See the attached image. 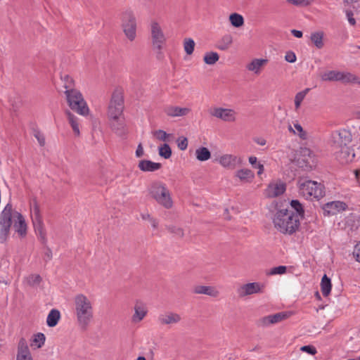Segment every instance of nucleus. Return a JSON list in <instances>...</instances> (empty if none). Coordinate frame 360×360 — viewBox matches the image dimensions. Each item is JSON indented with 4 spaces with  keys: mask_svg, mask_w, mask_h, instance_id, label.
<instances>
[{
    "mask_svg": "<svg viewBox=\"0 0 360 360\" xmlns=\"http://www.w3.org/2000/svg\"><path fill=\"white\" fill-rule=\"evenodd\" d=\"M340 82L345 84H360V77H359L358 76L352 72L341 71Z\"/></svg>",
    "mask_w": 360,
    "mask_h": 360,
    "instance_id": "7c9ffc66",
    "label": "nucleus"
},
{
    "mask_svg": "<svg viewBox=\"0 0 360 360\" xmlns=\"http://www.w3.org/2000/svg\"><path fill=\"white\" fill-rule=\"evenodd\" d=\"M211 152L207 147L200 146L195 150V157L200 162L207 161L211 158Z\"/></svg>",
    "mask_w": 360,
    "mask_h": 360,
    "instance_id": "c85d7f7f",
    "label": "nucleus"
},
{
    "mask_svg": "<svg viewBox=\"0 0 360 360\" xmlns=\"http://www.w3.org/2000/svg\"><path fill=\"white\" fill-rule=\"evenodd\" d=\"M26 283L29 285H39L41 281V278L39 274H32L25 278Z\"/></svg>",
    "mask_w": 360,
    "mask_h": 360,
    "instance_id": "a18cd8bd",
    "label": "nucleus"
},
{
    "mask_svg": "<svg viewBox=\"0 0 360 360\" xmlns=\"http://www.w3.org/2000/svg\"><path fill=\"white\" fill-rule=\"evenodd\" d=\"M75 315L78 325L86 328L94 319L93 301L83 293L77 294L73 298Z\"/></svg>",
    "mask_w": 360,
    "mask_h": 360,
    "instance_id": "7ed1b4c3",
    "label": "nucleus"
},
{
    "mask_svg": "<svg viewBox=\"0 0 360 360\" xmlns=\"http://www.w3.org/2000/svg\"><path fill=\"white\" fill-rule=\"evenodd\" d=\"M148 308L146 304L141 300H136L134 305V314L131 321L134 323L141 322L146 316Z\"/></svg>",
    "mask_w": 360,
    "mask_h": 360,
    "instance_id": "6ab92c4d",
    "label": "nucleus"
},
{
    "mask_svg": "<svg viewBox=\"0 0 360 360\" xmlns=\"http://www.w3.org/2000/svg\"><path fill=\"white\" fill-rule=\"evenodd\" d=\"M183 46L186 53L191 56L194 51L195 43L191 38H185L183 41Z\"/></svg>",
    "mask_w": 360,
    "mask_h": 360,
    "instance_id": "c03bdc74",
    "label": "nucleus"
},
{
    "mask_svg": "<svg viewBox=\"0 0 360 360\" xmlns=\"http://www.w3.org/2000/svg\"><path fill=\"white\" fill-rule=\"evenodd\" d=\"M290 205L292 208H293L296 212L295 214H298V217L300 218V217H302L304 214V210L302 207V205L297 200H292L290 202Z\"/></svg>",
    "mask_w": 360,
    "mask_h": 360,
    "instance_id": "49530a36",
    "label": "nucleus"
},
{
    "mask_svg": "<svg viewBox=\"0 0 360 360\" xmlns=\"http://www.w3.org/2000/svg\"><path fill=\"white\" fill-rule=\"evenodd\" d=\"M359 0H343V1L346 2V3H352V2H356L358 1Z\"/></svg>",
    "mask_w": 360,
    "mask_h": 360,
    "instance_id": "338daca9",
    "label": "nucleus"
},
{
    "mask_svg": "<svg viewBox=\"0 0 360 360\" xmlns=\"http://www.w3.org/2000/svg\"><path fill=\"white\" fill-rule=\"evenodd\" d=\"M336 159L342 164H347L354 160L355 153L349 145L334 151Z\"/></svg>",
    "mask_w": 360,
    "mask_h": 360,
    "instance_id": "aec40b11",
    "label": "nucleus"
},
{
    "mask_svg": "<svg viewBox=\"0 0 360 360\" xmlns=\"http://www.w3.org/2000/svg\"><path fill=\"white\" fill-rule=\"evenodd\" d=\"M285 60L288 63H295L297 60L296 55L292 51H288L285 53Z\"/></svg>",
    "mask_w": 360,
    "mask_h": 360,
    "instance_id": "5fc2aeb1",
    "label": "nucleus"
},
{
    "mask_svg": "<svg viewBox=\"0 0 360 360\" xmlns=\"http://www.w3.org/2000/svg\"><path fill=\"white\" fill-rule=\"evenodd\" d=\"M46 341V336L42 333H37L34 334L30 340V347L32 349H37L41 348Z\"/></svg>",
    "mask_w": 360,
    "mask_h": 360,
    "instance_id": "cd10ccee",
    "label": "nucleus"
},
{
    "mask_svg": "<svg viewBox=\"0 0 360 360\" xmlns=\"http://www.w3.org/2000/svg\"><path fill=\"white\" fill-rule=\"evenodd\" d=\"M152 135L155 139L160 141L167 143L170 141L172 134H167L165 131L162 129H157L152 132Z\"/></svg>",
    "mask_w": 360,
    "mask_h": 360,
    "instance_id": "e433bc0d",
    "label": "nucleus"
},
{
    "mask_svg": "<svg viewBox=\"0 0 360 360\" xmlns=\"http://www.w3.org/2000/svg\"><path fill=\"white\" fill-rule=\"evenodd\" d=\"M356 179L358 180L359 178L360 170H355L354 172Z\"/></svg>",
    "mask_w": 360,
    "mask_h": 360,
    "instance_id": "69168bd1",
    "label": "nucleus"
},
{
    "mask_svg": "<svg viewBox=\"0 0 360 360\" xmlns=\"http://www.w3.org/2000/svg\"><path fill=\"white\" fill-rule=\"evenodd\" d=\"M297 186L299 195L307 200H319L325 195L323 184L307 177H299Z\"/></svg>",
    "mask_w": 360,
    "mask_h": 360,
    "instance_id": "39448f33",
    "label": "nucleus"
},
{
    "mask_svg": "<svg viewBox=\"0 0 360 360\" xmlns=\"http://www.w3.org/2000/svg\"><path fill=\"white\" fill-rule=\"evenodd\" d=\"M176 143L180 150H185L188 148V139L186 137L181 136L177 139Z\"/></svg>",
    "mask_w": 360,
    "mask_h": 360,
    "instance_id": "603ef678",
    "label": "nucleus"
},
{
    "mask_svg": "<svg viewBox=\"0 0 360 360\" xmlns=\"http://www.w3.org/2000/svg\"><path fill=\"white\" fill-rule=\"evenodd\" d=\"M286 1L297 7H307L312 4L313 0H286Z\"/></svg>",
    "mask_w": 360,
    "mask_h": 360,
    "instance_id": "09e8293b",
    "label": "nucleus"
},
{
    "mask_svg": "<svg viewBox=\"0 0 360 360\" xmlns=\"http://www.w3.org/2000/svg\"><path fill=\"white\" fill-rule=\"evenodd\" d=\"M297 164L305 170H309L314 167L316 165V159L313 151L308 148H301Z\"/></svg>",
    "mask_w": 360,
    "mask_h": 360,
    "instance_id": "ddd939ff",
    "label": "nucleus"
},
{
    "mask_svg": "<svg viewBox=\"0 0 360 360\" xmlns=\"http://www.w3.org/2000/svg\"><path fill=\"white\" fill-rule=\"evenodd\" d=\"M191 111L190 108H181L176 105H169L165 108V114L171 117H184L188 115Z\"/></svg>",
    "mask_w": 360,
    "mask_h": 360,
    "instance_id": "5701e85b",
    "label": "nucleus"
},
{
    "mask_svg": "<svg viewBox=\"0 0 360 360\" xmlns=\"http://www.w3.org/2000/svg\"><path fill=\"white\" fill-rule=\"evenodd\" d=\"M285 190L286 184L283 181L273 180L264 191V195L268 198H273L282 195Z\"/></svg>",
    "mask_w": 360,
    "mask_h": 360,
    "instance_id": "dca6fc26",
    "label": "nucleus"
},
{
    "mask_svg": "<svg viewBox=\"0 0 360 360\" xmlns=\"http://www.w3.org/2000/svg\"><path fill=\"white\" fill-rule=\"evenodd\" d=\"M269 60L266 58H254L245 64V69L248 72L259 76L262 74Z\"/></svg>",
    "mask_w": 360,
    "mask_h": 360,
    "instance_id": "f3484780",
    "label": "nucleus"
},
{
    "mask_svg": "<svg viewBox=\"0 0 360 360\" xmlns=\"http://www.w3.org/2000/svg\"><path fill=\"white\" fill-rule=\"evenodd\" d=\"M214 162L224 169L233 170L241 165L242 159L234 154L222 153L214 155Z\"/></svg>",
    "mask_w": 360,
    "mask_h": 360,
    "instance_id": "f8f14e48",
    "label": "nucleus"
},
{
    "mask_svg": "<svg viewBox=\"0 0 360 360\" xmlns=\"http://www.w3.org/2000/svg\"><path fill=\"white\" fill-rule=\"evenodd\" d=\"M219 59V55L214 51H209L205 53L203 56V61L205 64L213 65Z\"/></svg>",
    "mask_w": 360,
    "mask_h": 360,
    "instance_id": "ea45409f",
    "label": "nucleus"
},
{
    "mask_svg": "<svg viewBox=\"0 0 360 360\" xmlns=\"http://www.w3.org/2000/svg\"><path fill=\"white\" fill-rule=\"evenodd\" d=\"M138 167L142 172H155L162 167V165L159 162H155L151 160H142L139 161Z\"/></svg>",
    "mask_w": 360,
    "mask_h": 360,
    "instance_id": "bb28decb",
    "label": "nucleus"
},
{
    "mask_svg": "<svg viewBox=\"0 0 360 360\" xmlns=\"http://www.w3.org/2000/svg\"><path fill=\"white\" fill-rule=\"evenodd\" d=\"M302 352L308 353L311 355H315L317 353V350L315 347L312 345H304L300 348Z\"/></svg>",
    "mask_w": 360,
    "mask_h": 360,
    "instance_id": "864d4df0",
    "label": "nucleus"
},
{
    "mask_svg": "<svg viewBox=\"0 0 360 360\" xmlns=\"http://www.w3.org/2000/svg\"><path fill=\"white\" fill-rule=\"evenodd\" d=\"M233 177L240 184H250L255 179V173L250 169L244 167L236 170Z\"/></svg>",
    "mask_w": 360,
    "mask_h": 360,
    "instance_id": "412c9836",
    "label": "nucleus"
},
{
    "mask_svg": "<svg viewBox=\"0 0 360 360\" xmlns=\"http://www.w3.org/2000/svg\"><path fill=\"white\" fill-rule=\"evenodd\" d=\"M193 292L195 294L206 295L212 297H217L220 294L219 290L216 287L211 285H196L193 288Z\"/></svg>",
    "mask_w": 360,
    "mask_h": 360,
    "instance_id": "b1692460",
    "label": "nucleus"
},
{
    "mask_svg": "<svg viewBox=\"0 0 360 360\" xmlns=\"http://www.w3.org/2000/svg\"><path fill=\"white\" fill-rule=\"evenodd\" d=\"M352 134L346 129H340L331 133L329 143L333 151L348 146L352 141Z\"/></svg>",
    "mask_w": 360,
    "mask_h": 360,
    "instance_id": "9b49d317",
    "label": "nucleus"
},
{
    "mask_svg": "<svg viewBox=\"0 0 360 360\" xmlns=\"http://www.w3.org/2000/svg\"><path fill=\"white\" fill-rule=\"evenodd\" d=\"M136 360H146V359L144 356H139Z\"/></svg>",
    "mask_w": 360,
    "mask_h": 360,
    "instance_id": "774afa93",
    "label": "nucleus"
},
{
    "mask_svg": "<svg viewBox=\"0 0 360 360\" xmlns=\"http://www.w3.org/2000/svg\"><path fill=\"white\" fill-rule=\"evenodd\" d=\"M11 224L20 237L25 236L27 224L23 216L17 211L13 210L12 205L7 204L0 215V240H6Z\"/></svg>",
    "mask_w": 360,
    "mask_h": 360,
    "instance_id": "f257e3e1",
    "label": "nucleus"
},
{
    "mask_svg": "<svg viewBox=\"0 0 360 360\" xmlns=\"http://www.w3.org/2000/svg\"><path fill=\"white\" fill-rule=\"evenodd\" d=\"M34 137L37 139L40 146H43L45 144V138L42 134L39 131L34 133Z\"/></svg>",
    "mask_w": 360,
    "mask_h": 360,
    "instance_id": "4d7b16f0",
    "label": "nucleus"
},
{
    "mask_svg": "<svg viewBox=\"0 0 360 360\" xmlns=\"http://www.w3.org/2000/svg\"><path fill=\"white\" fill-rule=\"evenodd\" d=\"M288 130L289 131L290 133L299 137V139L302 141H306L309 138L307 131L304 129V128L298 122V121L292 122V124H288Z\"/></svg>",
    "mask_w": 360,
    "mask_h": 360,
    "instance_id": "393cba45",
    "label": "nucleus"
},
{
    "mask_svg": "<svg viewBox=\"0 0 360 360\" xmlns=\"http://www.w3.org/2000/svg\"><path fill=\"white\" fill-rule=\"evenodd\" d=\"M254 142L256 143L259 146H264L266 143V141L263 137H255L254 138Z\"/></svg>",
    "mask_w": 360,
    "mask_h": 360,
    "instance_id": "bf43d9fd",
    "label": "nucleus"
},
{
    "mask_svg": "<svg viewBox=\"0 0 360 360\" xmlns=\"http://www.w3.org/2000/svg\"><path fill=\"white\" fill-rule=\"evenodd\" d=\"M63 82H64V87L66 90L68 89H75V82L73 79L70 77L69 75H65L63 77Z\"/></svg>",
    "mask_w": 360,
    "mask_h": 360,
    "instance_id": "3c124183",
    "label": "nucleus"
},
{
    "mask_svg": "<svg viewBox=\"0 0 360 360\" xmlns=\"http://www.w3.org/2000/svg\"><path fill=\"white\" fill-rule=\"evenodd\" d=\"M182 315L174 311H167L160 314L158 317V322L162 326H173L182 321Z\"/></svg>",
    "mask_w": 360,
    "mask_h": 360,
    "instance_id": "2eb2a0df",
    "label": "nucleus"
},
{
    "mask_svg": "<svg viewBox=\"0 0 360 360\" xmlns=\"http://www.w3.org/2000/svg\"><path fill=\"white\" fill-rule=\"evenodd\" d=\"M16 360H33L27 341L20 338L18 343Z\"/></svg>",
    "mask_w": 360,
    "mask_h": 360,
    "instance_id": "4be33fe9",
    "label": "nucleus"
},
{
    "mask_svg": "<svg viewBox=\"0 0 360 360\" xmlns=\"http://www.w3.org/2000/svg\"><path fill=\"white\" fill-rule=\"evenodd\" d=\"M340 72L339 70H329L321 75V79L326 82H340Z\"/></svg>",
    "mask_w": 360,
    "mask_h": 360,
    "instance_id": "2f4dec72",
    "label": "nucleus"
},
{
    "mask_svg": "<svg viewBox=\"0 0 360 360\" xmlns=\"http://www.w3.org/2000/svg\"><path fill=\"white\" fill-rule=\"evenodd\" d=\"M286 269H287V268L285 266H276V267L271 269L267 272L266 274L270 275V276H274V275H277V274L282 275V274H284L286 273Z\"/></svg>",
    "mask_w": 360,
    "mask_h": 360,
    "instance_id": "8fccbe9b",
    "label": "nucleus"
},
{
    "mask_svg": "<svg viewBox=\"0 0 360 360\" xmlns=\"http://www.w3.org/2000/svg\"><path fill=\"white\" fill-rule=\"evenodd\" d=\"M121 27L126 39L133 42L137 37V20L131 9L124 11L121 14Z\"/></svg>",
    "mask_w": 360,
    "mask_h": 360,
    "instance_id": "6e6552de",
    "label": "nucleus"
},
{
    "mask_svg": "<svg viewBox=\"0 0 360 360\" xmlns=\"http://www.w3.org/2000/svg\"><path fill=\"white\" fill-rule=\"evenodd\" d=\"M274 228L280 233L292 235L300 226V217L292 210L282 209L278 210L273 218Z\"/></svg>",
    "mask_w": 360,
    "mask_h": 360,
    "instance_id": "20e7f679",
    "label": "nucleus"
},
{
    "mask_svg": "<svg viewBox=\"0 0 360 360\" xmlns=\"http://www.w3.org/2000/svg\"><path fill=\"white\" fill-rule=\"evenodd\" d=\"M148 27L151 48L155 53L161 54L167 41L164 29L157 20H152Z\"/></svg>",
    "mask_w": 360,
    "mask_h": 360,
    "instance_id": "423d86ee",
    "label": "nucleus"
},
{
    "mask_svg": "<svg viewBox=\"0 0 360 360\" xmlns=\"http://www.w3.org/2000/svg\"><path fill=\"white\" fill-rule=\"evenodd\" d=\"M266 285L261 282L248 283L241 285L237 289V293L240 297H245L255 294L264 293Z\"/></svg>",
    "mask_w": 360,
    "mask_h": 360,
    "instance_id": "4468645a",
    "label": "nucleus"
},
{
    "mask_svg": "<svg viewBox=\"0 0 360 360\" xmlns=\"http://www.w3.org/2000/svg\"><path fill=\"white\" fill-rule=\"evenodd\" d=\"M229 22L234 27H240L244 25L243 17L237 13H231L229 15Z\"/></svg>",
    "mask_w": 360,
    "mask_h": 360,
    "instance_id": "a19ab883",
    "label": "nucleus"
},
{
    "mask_svg": "<svg viewBox=\"0 0 360 360\" xmlns=\"http://www.w3.org/2000/svg\"><path fill=\"white\" fill-rule=\"evenodd\" d=\"M346 15H347V20H348L349 23L351 25H355L356 20H355L354 18L353 17V15H354L353 13L350 11H347Z\"/></svg>",
    "mask_w": 360,
    "mask_h": 360,
    "instance_id": "13d9d810",
    "label": "nucleus"
},
{
    "mask_svg": "<svg viewBox=\"0 0 360 360\" xmlns=\"http://www.w3.org/2000/svg\"><path fill=\"white\" fill-rule=\"evenodd\" d=\"M353 255L356 260L360 263V241L355 245Z\"/></svg>",
    "mask_w": 360,
    "mask_h": 360,
    "instance_id": "6e6d98bb",
    "label": "nucleus"
},
{
    "mask_svg": "<svg viewBox=\"0 0 360 360\" xmlns=\"http://www.w3.org/2000/svg\"><path fill=\"white\" fill-rule=\"evenodd\" d=\"M124 96L120 89L113 91L108 109V117L111 128L115 133L122 134L125 131L126 124L123 115Z\"/></svg>",
    "mask_w": 360,
    "mask_h": 360,
    "instance_id": "f03ea898",
    "label": "nucleus"
},
{
    "mask_svg": "<svg viewBox=\"0 0 360 360\" xmlns=\"http://www.w3.org/2000/svg\"><path fill=\"white\" fill-rule=\"evenodd\" d=\"M291 33H292V34L294 37H297V38H301V37H302V35H303V34H302V31L297 30H291Z\"/></svg>",
    "mask_w": 360,
    "mask_h": 360,
    "instance_id": "0e129e2a",
    "label": "nucleus"
},
{
    "mask_svg": "<svg viewBox=\"0 0 360 360\" xmlns=\"http://www.w3.org/2000/svg\"><path fill=\"white\" fill-rule=\"evenodd\" d=\"M347 205L341 201H333L326 203L323 207V210L328 215H333L336 213L345 210Z\"/></svg>",
    "mask_w": 360,
    "mask_h": 360,
    "instance_id": "a878e982",
    "label": "nucleus"
},
{
    "mask_svg": "<svg viewBox=\"0 0 360 360\" xmlns=\"http://www.w3.org/2000/svg\"><path fill=\"white\" fill-rule=\"evenodd\" d=\"M248 162L251 165H252L255 167V166L257 165V158L255 156H250L248 158Z\"/></svg>",
    "mask_w": 360,
    "mask_h": 360,
    "instance_id": "e2e57ef3",
    "label": "nucleus"
},
{
    "mask_svg": "<svg viewBox=\"0 0 360 360\" xmlns=\"http://www.w3.org/2000/svg\"><path fill=\"white\" fill-rule=\"evenodd\" d=\"M309 89H306L303 91H301L296 94L294 98L295 103V111L298 112L301 107L302 102L305 98L307 94H308Z\"/></svg>",
    "mask_w": 360,
    "mask_h": 360,
    "instance_id": "4c0bfd02",
    "label": "nucleus"
},
{
    "mask_svg": "<svg viewBox=\"0 0 360 360\" xmlns=\"http://www.w3.org/2000/svg\"><path fill=\"white\" fill-rule=\"evenodd\" d=\"M292 315L291 312L283 311L275 314L269 315L262 317L259 321V325L262 326H269L271 324L278 323L283 320L288 319Z\"/></svg>",
    "mask_w": 360,
    "mask_h": 360,
    "instance_id": "a211bd4d",
    "label": "nucleus"
},
{
    "mask_svg": "<svg viewBox=\"0 0 360 360\" xmlns=\"http://www.w3.org/2000/svg\"><path fill=\"white\" fill-rule=\"evenodd\" d=\"M255 168L258 169V171H257L258 176H260L262 174H263V172L264 171V167L261 163H258L256 166H255Z\"/></svg>",
    "mask_w": 360,
    "mask_h": 360,
    "instance_id": "680f3d73",
    "label": "nucleus"
},
{
    "mask_svg": "<svg viewBox=\"0 0 360 360\" xmlns=\"http://www.w3.org/2000/svg\"><path fill=\"white\" fill-rule=\"evenodd\" d=\"M30 211L33 220H39L41 219L39 205L35 199L30 203Z\"/></svg>",
    "mask_w": 360,
    "mask_h": 360,
    "instance_id": "79ce46f5",
    "label": "nucleus"
},
{
    "mask_svg": "<svg viewBox=\"0 0 360 360\" xmlns=\"http://www.w3.org/2000/svg\"><path fill=\"white\" fill-rule=\"evenodd\" d=\"M233 43V38L231 35L226 34L219 41L217 48L219 50L225 51L228 49Z\"/></svg>",
    "mask_w": 360,
    "mask_h": 360,
    "instance_id": "37998d69",
    "label": "nucleus"
},
{
    "mask_svg": "<svg viewBox=\"0 0 360 360\" xmlns=\"http://www.w3.org/2000/svg\"><path fill=\"white\" fill-rule=\"evenodd\" d=\"M209 114L215 119L229 123L236 122L238 116L234 108L218 105L211 107L209 110Z\"/></svg>",
    "mask_w": 360,
    "mask_h": 360,
    "instance_id": "9d476101",
    "label": "nucleus"
},
{
    "mask_svg": "<svg viewBox=\"0 0 360 360\" xmlns=\"http://www.w3.org/2000/svg\"><path fill=\"white\" fill-rule=\"evenodd\" d=\"M65 94L69 107L78 114L86 116L89 113V108L82 94L77 89L65 90Z\"/></svg>",
    "mask_w": 360,
    "mask_h": 360,
    "instance_id": "1a4fd4ad",
    "label": "nucleus"
},
{
    "mask_svg": "<svg viewBox=\"0 0 360 360\" xmlns=\"http://www.w3.org/2000/svg\"><path fill=\"white\" fill-rule=\"evenodd\" d=\"M68 121L70 125L72 127V131L75 136H79L80 131H79V120L75 115L71 113L70 112H67L66 113Z\"/></svg>",
    "mask_w": 360,
    "mask_h": 360,
    "instance_id": "c756f323",
    "label": "nucleus"
},
{
    "mask_svg": "<svg viewBox=\"0 0 360 360\" xmlns=\"http://www.w3.org/2000/svg\"><path fill=\"white\" fill-rule=\"evenodd\" d=\"M323 37L324 34L323 32H315L311 33L310 39L314 46L320 49L324 46Z\"/></svg>",
    "mask_w": 360,
    "mask_h": 360,
    "instance_id": "c9c22d12",
    "label": "nucleus"
},
{
    "mask_svg": "<svg viewBox=\"0 0 360 360\" xmlns=\"http://www.w3.org/2000/svg\"><path fill=\"white\" fill-rule=\"evenodd\" d=\"M60 319V311L57 309H51L46 319V323L49 327L56 326Z\"/></svg>",
    "mask_w": 360,
    "mask_h": 360,
    "instance_id": "473e14b6",
    "label": "nucleus"
},
{
    "mask_svg": "<svg viewBox=\"0 0 360 360\" xmlns=\"http://www.w3.org/2000/svg\"><path fill=\"white\" fill-rule=\"evenodd\" d=\"M158 150V155L164 159H169L172 155V148L167 143L160 145Z\"/></svg>",
    "mask_w": 360,
    "mask_h": 360,
    "instance_id": "58836bf2",
    "label": "nucleus"
},
{
    "mask_svg": "<svg viewBox=\"0 0 360 360\" xmlns=\"http://www.w3.org/2000/svg\"><path fill=\"white\" fill-rule=\"evenodd\" d=\"M141 218L143 220L148 221L153 229H158V221L156 219L153 218L149 213H143L141 214Z\"/></svg>",
    "mask_w": 360,
    "mask_h": 360,
    "instance_id": "de8ad7c7",
    "label": "nucleus"
},
{
    "mask_svg": "<svg viewBox=\"0 0 360 360\" xmlns=\"http://www.w3.org/2000/svg\"><path fill=\"white\" fill-rule=\"evenodd\" d=\"M148 193L152 198L165 208L172 207L171 194L165 184L161 181L153 182L148 188Z\"/></svg>",
    "mask_w": 360,
    "mask_h": 360,
    "instance_id": "0eeeda50",
    "label": "nucleus"
},
{
    "mask_svg": "<svg viewBox=\"0 0 360 360\" xmlns=\"http://www.w3.org/2000/svg\"><path fill=\"white\" fill-rule=\"evenodd\" d=\"M143 154H144L143 148L142 146V144L139 143L138 145L136 150V156L137 158H141L143 155Z\"/></svg>",
    "mask_w": 360,
    "mask_h": 360,
    "instance_id": "052dcab7",
    "label": "nucleus"
},
{
    "mask_svg": "<svg viewBox=\"0 0 360 360\" xmlns=\"http://www.w3.org/2000/svg\"><path fill=\"white\" fill-rule=\"evenodd\" d=\"M35 231L39 235L40 239L45 242L46 240V231L42 219L33 220Z\"/></svg>",
    "mask_w": 360,
    "mask_h": 360,
    "instance_id": "72a5a7b5",
    "label": "nucleus"
},
{
    "mask_svg": "<svg viewBox=\"0 0 360 360\" xmlns=\"http://www.w3.org/2000/svg\"><path fill=\"white\" fill-rule=\"evenodd\" d=\"M332 283L330 279L325 274L321 281V290L323 296L327 297L330 293Z\"/></svg>",
    "mask_w": 360,
    "mask_h": 360,
    "instance_id": "f704fd0d",
    "label": "nucleus"
}]
</instances>
